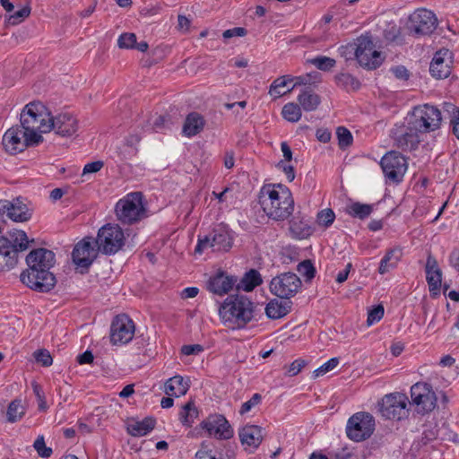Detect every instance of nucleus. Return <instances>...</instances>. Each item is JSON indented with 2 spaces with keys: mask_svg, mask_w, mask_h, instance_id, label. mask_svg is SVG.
<instances>
[{
  "mask_svg": "<svg viewBox=\"0 0 459 459\" xmlns=\"http://www.w3.org/2000/svg\"><path fill=\"white\" fill-rule=\"evenodd\" d=\"M426 279L429 291L437 295L441 287L442 273L435 257L429 255L426 263Z\"/></svg>",
  "mask_w": 459,
  "mask_h": 459,
  "instance_id": "393cba45",
  "label": "nucleus"
},
{
  "mask_svg": "<svg viewBox=\"0 0 459 459\" xmlns=\"http://www.w3.org/2000/svg\"><path fill=\"white\" fill-rule=\"evenodd\" d=\"M375 420L368 412H357L352 415L346 426V433L350 439L360 442L368 438L374 432Z\"/></svg>",
  "mask_w": 459,
  "mask_h": 459,
  "instance_id": "9d476101",
  "label": "nucleus"
},
{
  "mask_svg": "<svg viewBox=\"0 0 459 459\" xmlns=\"http://www.w3.org/2000/svg\"><path fill=\"white\" fill-rule=\"evenodd\" d=\"M441 121L440 110L434 106L425 104L414 108L409 125L419 133L426 134L438 129Z\"/></svg>",
  "mask_w": 459,
  "mask_h": 459,
  "instance_id": "1a4fd4ad",
  "label": "nucleus"
},
{
  "mask_svg": "<svg viewBox=\"0 0 459 459\" xmlns=\"http://www.w3.org/2000/svg\"><path fill=\"white\" fill-rule=\"evenodd\" d=\"M199 292L198 288L196 287H187L184 289L181 292L182 299H192L197 296Z\"/></svg>",
  "mask_w": 459,
  "mask_h": 459,
  "instance_id": "338daca9",
  "label": "nucleus"
},
{
  "mask_svg": "<svg viewBox=\"0 0 459 459\" xmlns=\"http://www.w3.org/2000/svg\"><path fill=\"white\" fill-rule=\"evenodd\" d=\"M262 400V396L259 394H253V396L247 402H245L240 410H239V413L240 414H245L247 412H248L253 407H255V405H257Z\"/></svg>",
  "mask_w": 459,
  "mask_h": 459,
  "instance_id": "5fc2aeb1",
  "label": "nucleus"
},
{
  "mask_svg": "<svg viewBox=\"0 0 459 459\" xmlns=\"http://www.w3.org/2000/svg\"><path fill=\"white\" fill-rule=\"evenodd\" d=\"M262 281V277L258 271L251 269L244 274L240 282L238 284V289L252 291L255 287L259 286Z\"/></svg>",
  "mask_w": 459,
  "mask_h": 459,
  "instance_id": "f704fd0d",
  "label": "nucleus"
},
{
  "mask_svg": "<svg viewBox=\"0 0 459 459\" xmlns=\"http://www.w3.org/2000/svg\"><path fill=\"white\" fill-rule=\"evenodd\" d=\"M38 455L43 458H48L52 455V449L46 446L43 436H39L33 444Z\"/></svg>",
  "mask_w": 459,
  "mask_h": 459,
  "instance_id": "49530a36",
  "label": "nucleus"
},
{
  "mask_svg": "<svg viewBox=\"0 0 459 459\" xmlns=\"http://www.w3.org/2000/svg\"><path fill=\"white\" fill-rule=\"evenodd\" d=\"M411 398L412 404L417 406L419 413L431 412L437 405V395L432 386L424 382H418L411 387Z\"/></svg>",
  "mask_w": 459,
  "mask_h": 459,
  "instance_id": "ddd939ff",
  "label": "nucleus"
},
{
  "mask_svg": "<svg viewBox=\"0 0 459 459\" xmlns=\"http://www.w3.org/2000/svg\"><path fill=\"white\" fill-rule=\"evenodd\" d=\"M391 72L394 75L400 80H408L410 77V73L403 65H398L391 68Z\"/></svg>",
  "mask_w": 459,
  "mask_h": 459,
  "instance_id": "bf43d9fd",
  "label": "nucleus"
},
{
  "mask_svg": "<svg viewBox=\"0 0 459 459\" xmlns=\"http://www.w3.org/2000/svg\"><path fill=\"white\" fill-rule=\"evenodd\" d=\"M259 204L264 212L274 221H284L294 211L292 194L282 184L264 186L260 190Z\"/></svg>",
  "mask_w": 459,
  "mask_h": 459,
  "instance_id": "f03ea898",
  "label": "nucleus"
},
{
  "mask_svg": "<svg viewBox=\"0 0 459 459\" xmlns=\"http://www.w3.org/2000/svg\"><path fill=\"white\" fill-rule=\"evenodd\" d=\"M26 410L21 399L12 401L7 408L6 419L8 422L13 423L20 420L25 415Z\"/></svg>",
  "mask_w": 459,
  "mask_h": 459,
  "instance_id": "c9c22d12",
  "label": "nucleus"
},
{
  "mask_svg": "<svg viewBox=\"0 0 459 459\" xmlns=\"http://www.w3.org/2000/svg\"><path fill=\"white\" fill-rule=\"evenodd\" d=\"M104 166L103 161L101 160H96L90 163H87L82 170V175L90 174V173H96L100 171Z\"/></svg>",
  "mask_w": 459,
  "mask_h": 459,
  "instance_id": "13d9d810",
  "label": "nucleus"
},
{
  "mask_svg": "<svg viewBox=\"0 0 459 459\" xmlns=\"http://www.w3.org/2000/svg\"><path fill=\"white\" fill-rule=\"evenodd\" d=\"M30 13V6H23L22 9L14 12L8 19L9 23L15 25L22 22Z\"/></svg>",
  "mask_w": 459,
  "mask_h": 459,
  "instance_id": "3c124183",
  "label": "nucleus"
},
{
  "mask_svg": "<svg viewBox=\"0 0 459 459\" xmlns=\"http://www.w3.org/2000/svg\"><path fill=\"white\" fill-rule=\"evenodd\" d=\"M396 146L403 152L412 151L418 147L420 142L419 132L409 125L407 129L394 137Z\"/></svg>",
  "mask_w": 459,
  "mask_h": 459,
  "instance_id": "bb28decb",
  "label": "nucleus"
},
{
  "mask_svg": "<svg viewBox=\"0 0 459 459\" xmlns=\"http://www.w3.org/2000/svg\"><path fill=\"white\" fill-rule=\"evenodd\" d=\"M239 438L242 445L257 448L264 438L263 429L256 425H247L240 429Z\"/></svg>",
  "mask_w": 459,
  "mask_h": 459,
  "instance_id": "a878e982",
  "label": "nucleus"
},
{
  "mask_svg": "<svg viewBox=\"0 0 459 459\" xmlns=\"http://www.w3.org/2000/svg\"><path fill=\"white\" fill-rule=\"evenodd\" d=\"M339 364V359L337 358H332L325 363H324L322 366L317 368L313 371V377L316 378L318 377H322L328 373L329 371L335 368Z\"/></svg>",
  "mask_w": 459,
  "mask_h": 459,
  "instance_id": "c03bdc74",
  "label": "nucleus"
},
{
  "mask_svg": "<svg viewBox=\"0 0 459 459\" xmlns=\"http://www.w3.org/2000/svg\"><path fill=\"white\" fill-rule=\"evenodd\" d=\"M335 214L332 209H325L317 214V223L321 226L329 227L334 221Z\"/></svg>",
  "mask_w": 459,
  "mask_h": 459,
  "instance_id": "de8ad7c7",
  "label": "nucleus"
},
{
  "mask_svg": "<svg viewBox=\"0 0 459 459\" xmlns=\"http://www.w3.org/2000/svg\"><path fill=\"white\" fill-rule=\"evenodd\" d=\"M191 24V21L185 15L179 14L178 16V26L179 30H188Z\"/></svg>",
  "mask_w": 459,
  "mask_h": 459,
  "instance_id": "69168bd1",
  "label": "nucleus"
},
{
  "mask_svg": "<svg viewBox=\"0 0 459 459\" xmlns=\"http://www.w3.org/2000/svg\"><path fill=\"white\" fill-rule=\"evenodd\" d=\"M136 44V36L134 33H123L117 39V45L120 48H134Z\"/></svg>",
  "mask_w": 459,
  "mask_h": 459,
  "instance_id": "09e8293b",
  "label": "nucleus"
},
{
  "mask_svg": "<svg viewBox=\"0 0 459 459\" xmlns=\"http://www.w3.org/2000/svg\"><path fill=\"white\" fill-rule=\"evenodd\" d=\"M451 52L442 48L436 52L429 65L431 75L437 79H445L451 74Z\"/></svg>",
  "mask_w": 459,
  "mask_h": 459,
  "instance_id": "5701e85b",
  "label": "nucleus"
},
{
  "mask_svg": "<svg viewBox=\"0 0 459 459\" xmlns=\"http://www.w3.org/2000/svg\"><path fill=\"white\" fill-rule=\"evenodd\" d=\"M290 231L293 238L305 239L313 234L314 229L307 220L296 216L290 221Z\"/></svg>",
  "mask_w": 459,
  "mask_h": 459,
  "instance_id": "c85d7f7f",
  "label": "nucleus"
},
{
  "mask_svg": "<svg viewBox=\"0 0 459 459\" xmlns=\"http://www.w3.org/2000/svg\"><path fill=\"white\" fill-rule=\"evenodd\" d=\"M34 357L37 362L41 363L44 367L52 365L53 359L48 351L38 350L34 352Z\"/></svg>",
  "mask_w": 459,
  "mask_h": 459,
  "instance_id": "864d4df0",
  "label": "nucleus"
},
{
  "mask_svg": "<svg viewBox=\"0 0 459 459\" xmlns=\"http://www.w3.org/2000/svg\"><path fill=\"white\" fill-rule=\"evenodd\" d=\"M408 403L409 399L405 394H385L380 404V413L387 420H401L409 415Z\"/></svg>",
  "mask_w": 459,
  "mask_h": 459,
  "instance_id": "9b49d317",
  "label": "nucleus"
},
{
  "mask_svg": "<svg viewBox=\"0 0 459 459\" xmlns=\"http://www.w3.org/2000/svg\"><path fill=\"white\" fill-rule=\"evenodd\" d=\"M34 239H29L25 231L13 229L0 237V273L14 268L20 255L30 247Z\"/></svg>",
  "mask_w": 459,
  "mask_h": 459,
  "instance_id": "20e7f679",
  "label": "nucleus"
},
{
  "mask_svg": "<svg viewBox=\"0 0 459 459\" xmlns=\"http://www.w3.org/2000/svg\"><path fill=\"white\" fill-rule=\"evenodd\" d=\"M338 85L345 90L357 91L360 87L359 81L350 74H340L335 76Z\"/></svg>",
  "mask_w": 459,
  "mask_h": 459,
  "instance_id": "ea45409f",
  "label": "nucleus"
},
{
  "mask_svg": "<svg viewBox=\"0 0 459 459\" xmlns=\"http://www.w3.org/2000/svg\"><path fill=\"white\" fill-rule=\"evenodd\" d=\"M298 272L307 281H310L315 277L316 269L310 260H304L298 265Z\"/></svg>",
  "mask_w": 459,
  "mask_h": 459,
  "instance_id": "a18cd8bd",
  "label": "nucleus"
},
{
  "mask_svg": "<svg viewBox=\"0 0 459 459\" xmlns=\"http://www.w3.org/2000/svg\"><path fill=\"white\" fill-rule=\"evenodd\" d=\"M292 302L288 299H272L265 307V314L271 319L285 316L291 308Z\"/></svg>",
  "mask_w": 459,
  "mask_h": 459,
  "instance_id": "cd10ccee",
  "label": "nucleus"
},
{
  "mask_svg": "<svg viewBox=\"0 0 459 459\" xmlns=\"http://www.w3.org/2000/svg\"><path fill=\"white\" fill-rule=\"evenodd\" d=\"M203 351V347L200 344L184 345L181 348V352L184 355H193Z\"/></svg>",
  "mask_w": 459,
  "mask_h": 459,
  "instance_id": "680f3d73",
  "label": "nucleus"
},
{
  "mask_svg": "<svg viewBox=\"0 0 459 459\" xmlns=\"http://www.w3.org/2000/svg\"><path fill=\"white\" fill-rule=\"evenodd\" d=\"M198 416L197 408L195 405L194 401L186 403L182 411L179 412V420L185 426L191 427L194 423L195 419Z\"/></svg>",
  "mask_w": 459,
  "mask_h": 459,
  "instance_id": "e433bc0d",
  "label": "nucleus"
},
{
  "mask_svg": "<svg viewBox=\"0 0 459 459\" xmlns=\"http://www.w3.org/2000/svg\"><path fill=\"white\" fill-rule=\"evenodd\" d=\"M347 212L352 217L363 220L370 215L372 206L356 202L347 207Z\"/></svg>",
  "mask_w": 459,
  "mask_h": 459,
  "instance_id": "4c0bfd02",
  "label": "nucleus"
},
{
  "mask_svg": "<svg viewBox=\"0 0 459 459\" xmlns=\"http://www.w3.org/2000/svg\"><path fill=\"white\" fill-rule=\"evenodd\" d=\"M316 136L319 142L326 143L331 140V132L326 128H319L316 130Z\"/></svg>",
  "mask_w": 459,
  "mask_h": 459,
  "instance_id": "e2e57ef3",
  "label": "nucleus"
},
{
  "mask_svg": "<svg viewBox=\"0 0 459 459\" xmlns=\"http://www.w3.org/2000/svg\"><path fill=\"white\" fill-rule=\"evenodd\" d=\"M50 113L45 105L40 101L28 103L21 112V127L30 135V140H36L39 143L43 141L42 134L50 132L48 126Z\"/></svg>",
  "mask_w": 459,
  "mask_h": 459,
  "instance_id": "39448f33",
  "label": "nucleus"
},
{
  "mask_svg": "<svg viewBox=\"0 0 459 459\" xmlns=\"http://www.w3.org/2000/svg\"><path fill=\"white\" fill-rule=\"evenodd\" d=\"M336 134L338 138V144L341 149H346L351 145L353 137L351 133L343 126H339L336 129Z\"/></svg>",
  "mask_w": 459,
  "mask_h": 459,
  "instance_id": "37998d69",
  "label": "nucleus"
},
{
  "mask_svg": "<svg viewBox=\"0 0 459 459\" xmlns=\"http://www.w3.org/2000/svg\"><path fill=\"white\" fill-rule=\"evenodd\" d=\"M307 365V361L302 359H295L290 366L287 371V375L294 377L298 375L301 369Z\"/></svg>",
  "mask_w": 459,
  "mask_h": 459,
  "instance_id": "6e6d98bb",
  "label": "nucleus"
},
{
  "mask_svg": "<svg viewBox=\"0 0 459 459\" xmlns=\"http://www.w3.org/2000/svg\"><path fill=\"white\" fill-rule=\"evenodd\" d=\"M231 246L232 238L230 233L224 228L219 227L214 229L210 236L198 239L195 253L202 254L208 247L212 248L213 251H228Z\"/></svg>",
  "mask_w": 459,
  "mask_h": 459,
  "instance_id": "2eb2a0df",
  "label": "nucleus"
},
{
  "mask_svg": "<svg viewBox=\"0 0 459 459\" xmlns=\"http://www.w3.org/2000/svg\"><path fill=\"white\" fill-rule=\"evenodd\" d=\"M30 135L20 125L9 128L3 136V146L6 152L14 155L24 151L28 146L38 145V141L30 140Z\"/></svg>",
  "mask_w": 459,
  "mask_h": 459,
  "instance_id": "f8f14e48",
  "label": "nucleus"
},
{
  "mask_svg": "<svg viewBox=\"0 0 459 459\" xmlns=\"http://www.w3.org/2000/svg\"><path fill=\"white\" fill-rule=\"evenodd\" d=\"M48 126L50 131L54 130L61 136H71L78 128L76 118L70 113H61L55 117L50 116Z\"/></svg>",
  "mask_w": 459,
  "mask_h": 459,
  "instance_id": "4be33fe9",
  "label": "nucleus"
},
{
  "mask_svg": "<svg viewBox=\"0 0 459 459\" xmlns=\"http://www.w3.org/2000/svg\"><path fill=\"white\" fill-rule=\"evenodd\" d=\"M31 386L33 389V393L36 395L37 400H38L39 409L40 411H46L48 406H47V402L45 399V394L42 390V387L36 382H32Z\"/></svg>",
  "mask_w": 459,
  "mask_h": 459,
  "instance_id": "603ef678",
  "label": "nucleus"
},
{
  "mask_svg": "<svg viewBox=\"0 0 459 459\" xmlns=\"http://www.w3.org/2000/svg\"><path fill=\"white\" fill-rule=\"evenodd\" d=\"M294 79L290 76H281L275 79L270 86L269 93L274 98H279L284 95L286 92H281L279 88L285 87L289 82H292Z\"/></svg>",
  "mask_w": 459,
  "mask_h": 459,
  "instance_id": "a19ab883",
  "label": "nucleus"
},
{
  "mask_svg": "<svg viewBox=\"0 0 459 459\" xmlns=\"http://www.w3.org/2000/svg\"><path fill=\"white\" fill-rule=\"evenodd\" d=\"M299 105L305 111L316 110L321 103V98L310 90H304L298 96Z\"/></svg>",
  "mask_w": 459,
  "mask_h": 459,
  "instance_id": "72a5a7b5",
  "label": "nucleus"
},
{
  "mask_svg": "<svg viewBox=\"0 0 459 459\" xmlns=\"http://www.w3.org/2000/svg\"><path fill=\"white\" fill-rule=\"evenodd\" d=\"M247 33V30L242 27H235L233 29L226 30L222 33V37L225 39H230L232 37H244Z\"/></svg>",
  "mask_w": 459,
  "mask_h": 459,
  "instance_id": "4d7b16f0",
  "label": "nucleus"
},
{
  "mask_svg": "<svg viewBox=\"0 0 459 459\" xmlns=\"http://www.w3.org/2000/svg\"><path fill=\"white\" fill-rule=\"evenodd\" d=\"M155 423V420L151 417L144 418L143 420H132L127 423V432L134 437H143L154 429Z\"/></svg>",
  "mask_w": 459,
  "mask_h": 459,
  "instance_id": "c756f323",
  "label": "nucleus"
},
{
  "mask_svg": "<svg viewBox=\"0 0 459 459\" xmlns=\"http://www.w3.org/2000/svg\"><path fill=\"white\" fill-rule=\"evenodd\" d=\"M277 167L279 169H282V171L286 175L289 182H291V181L294 180V178H295V171H294V168L291 165H287L283 160H281L277 164Z\"/></svg>",
  "mask_w": 459,
  "mask_h": 459,
  "instance_id": "052dcab7",
  "label": "nucleus"
},
{
  "mask_svg": "<svg viewBox=\"0 0 459 459\" xmlns=\"http://www.w3.org/2000/svg\"><path fill=\"white\" fill-rule=\"evenodd\" d=\"M0 214H6L16 222H25L31 218L32 213L22 199L16 198L13 201L0 200Z\"/></svg>",
  "mask_w": 459,
  "mask_h": 459,
  "instance_id": "412c9836",
  "label": "nucleus"
},
{
  "mask_svg": "<svg viewBox=\"0 0 459 459\" xmlns=\"http://www.w3.org/2000/svg\"><path fill=\"white\" fill-rule=\"evenodd\" d=\"M380 165L385 178L393 183L400 182L407 170L405 158L395 151L387 152L381 159Z\"/></svg>",
  "mask_w": 459,
  "mask_h": 459,
  "instance_id": "dca6fc26",
  "label": "nucleus"
},
{
  "mask_svg": "<svg viewBox=\"0 0 459 459\" xmlns=\"http://www.w3.org/2000/svg\"><path fill=\"white\" fill-rule=\"evenodd\" d=\"M282 117L289 122H298L301 117V108L299 104L290 102L283 106L281 110Z\"/></svg>",
  "mask_w": 459,
  "mask_h": 459,
  "instance_id": "58836bf2",
  "label": "nucleus"
},
{
  "mask_svg": "<svg viewBox=\"0 0 459 459\" xmlns=\"http://www.w3.org/2000/svg\"><path fill=\"white\" fill-rule=\"evenodd\" d=\"M353 54L359 65L367 69H376L381 65L384 56L375 48L371 37L362 35L356 39L354 45L345 47V51Z\"/></svg>",
  "mask_w": 459,
  "mask_h": 459,
  "instance_id": "0eeeda50",
  "label": "nucleus"
},
{
  "mask_svg": "<svg viewBox=\"0 0 459 459\" xmlns=\"http://www.w3.org/2000/svg\"><path fill=\"white\" fill-rule=\"evenodd\" d=\"M188 389V381L185 380L183 377L179 375L170 377L165 383V393L169 396L180 397L185 395Z\"/></svg>",
  "mask_w": 459,
  "mask_h": 459,
  "instance_id": "7c9ffc66",
  "label": "nucleus"
},
{
  "mask_svg": "<svg viewBox=\"0 0 459 459\" xmlns=\"http://www.w3.org/2000/svg\"><path fill=\"white\" fill-rule=\"evenodd\" d=\"M309 62L317 69L325 72L330 71L336 64V61L333 58L325 56H316L310 59Z\"/></svg>",
  "mask_w": 459,
  "mask_h": 459,
  "instance_id": "79ce46f5",
  "label": "nucleus"
},
{
  "mask_svg": "<svg viewBox=\"0 0 459 459\" xmlns=\"http://www.w3.org/2000/svg\"><path fill=\"white\" fill-rule=\"evenodd\" d=\"M254 303L243 295H230L221 305L219 315L232 329L244 328L254 317Z\"/></svg>",
  "mask_w": 459,
  "mask_h": 459,
  "instance_id": "7ed1b4c3",
  "label": "nucleus"
},
{
  "mask_svg": "<svg viewBox=\"0 0 459 459\" xmlns=\"http://www.w3.org/2000/svg\"><path fill=\"white\" fill-rule=\"evenodd\" d=\"M200 427L209 437L227 440L233 437L234 431L227 419L221 414H212L204 420Z\"/></svg>",
  "mask_w": 459,
  "mask_h": 459,
  "instance_id": "6ab92c4d",
  "label": "nucleus"
},
{
  "mask_svg": "<svg viewBox=\"0 0 459 459\" xmlns=\"http://www.w3.org/2000/svg\"><path fill=\"white\" fill-rule=\"evenodd\" d=\"M403 256V250L400 247H395L394 248L388 249L381 259L378 273L380 274H385L389 272L391 269H394L397 266L399 261Z\"/></svg>",
  "mask_w": 459,
  "mask_h": 459,
  "instance_id": "2f4dec72",
  "label": "nucleus"
},
{
  "mask_svg": "<svg viewBox=\"0 0 459 459\" xmlns=\"http://www.w3.org/2000/svg\"><path fill=\"white\" fill-rule=\"evenodd\" d=\"M94 243L100 253L114 255L125 245L124 231L118 225L108 223L99 230Z\"/></svg>",
  "mask_w": 459,
  "mask_h": 459,
  "instance_id": "6e6552de",
  "label": "nucleus"
},
{
  "mask_svg": "<svg viewBox=\"0 0 459 459\" xmlns=\"http://www.w3.org/2000/svg\"><path fill=\"white\" fill-rule=\"evenodd\" d=\"M204 126V117L197 112H192L186 117L183 134L188 137L195 136L203 130Z\"/></svg>",
  "mask_w": 459,
  "mask_h": 459,
  "instance_id": "473e14b6",
  "label": "nucleus"
},
{
  "mask_svg": "<svg viewBox=\"0 0 459 459\" xmlns=\"http://www.w3.org/2000/svg\"><path fill=\"white\" fill-rule=\"evenodd\" d=\"M117 220L126 225H132L146 217L141 192H133L120 199L115 206Z\"/></svg>",
  "mask_w": 459,
  "mask_h": 459,
  "instance_id": "423d86ee",
  "label": "nucleus"
},
{
  "mask_svg": "<svg viewBox=\"0 0 459 459\" xmlns=\"http://www.w3.org/2000/svg\"><path fill=\"white\" fill-rule=\"evenodd\" d=\"M134 331V323L128 316L117 315L111 323L110 342L114 345L126 344L133 339Z\"/></svg>",
  "mask_w": 459,
  "mask_h": 459,
  "instance_id": "f3484780",
  "label": "nucleus"
},
{
  "mask_svg": "<svg viewBox=\"0 0 459 459\" xmlns=\"http://www.w3.org/2000/svg\"><path fill=\"white\" fill-rule=\"evenodd\" d=\"M384 307L382 305H377L374 307L372 309L368 311L367 324L368 325H371L382 319L384 316Z\"/></svg>",
  "mask_w": 459,
  "mask_h": 459,
  "instance_id": "8fccbe9b",
  "label": "nucleus"
},
{
  "mask_svg": "<svg viewBox=\"0 0 459 459\" xmlns=\"http://www.w3.org/2000/svg\"><path fill=\"white\" fill-rule=\"evenodd\" d=\"M92 238L86 237L78 242L73 250V261L79 268H81L82 273L88 271L89 267L100 253L98 248H95L92 246Z\"/></svg>",
  "mask_w": 459,
  "mask_h": 459,
  "instance_id": "a211bd4d",
  "label": "nucleus"
},
{
  "mask_svg": "<svg viewBox=\"0 0 459 459\" xmlns=\"http://www.w3.org/2000/svg\"><path fill=\"white\" fill-rule=\"evenodd\" d=\"M351 268H352L351 263H348L346 264L345 269L338 273V274L336 276V281L338 283L344 282L347 280Z\"/></svg>",
  "mask_w": 459,
  "mask_h": 459,
  "instance_id": "0e129e2a",
  "label": "nucleus"
},
{
  "mask_svg": "<svg viewBox=\"0 0 459 459\" xmlns=\"http://www.w3.org/2000/svg\"><path fill=\"white\" fill-rule=\"evenodd\" d=\"M56 263L53 251L39 247L31 250L26 256L28 268L21 275V281L30 289L38 292H48L56 283L50 269Z\"/></svg>",
  "mask_w": 459,
  "mask_h": 459,
  "instance_id": "f257e3e1",
  "label": "nucleus"
},
{
  "mask_svg": "<svg viewBox=\"0 0 459 459\" xmlns=\"http://www.w3.org/2000/svg\"><path fill=\"white\" fill-rule=\"evenodd\" d=\"M93 354L90 351H86L82 354L77 357V361L79 364H88L93 361Z\"/></svg>",
  "mask_w": 459,
  "mask_h": 459,
  "instance_id": "774afa93",
  "label": "nucleus"
},
{
  "mask_svg": "<svg viewBox=\"0 0 459 459\" xmlns=\"http://www.w3.org/2000/svg\"><path fill=\"white\" fill-rule=\"evenodd\" d=\"M301 281L293 273H284L272 279L271 292L284 299L290 300L300 289Z\"/></svg>",
  "mask_w": 459,
  "mask_h": 459,
  "instance_id": "4468645a",
  "label": "nucleus"
},
{
  "mask_svg": "<svg viewBox=\"0 0 459 459\" xmlns=\"http://www.w3.org/2000/svg\"><path fill=\"white\" fill-rule=\"evenodd\" d=\"M409 29L416 35H429L437 25V19L433 12L427 9H418L409 17Z\"/></svg>",
  "mask_w": 459,
  "mask_h": 459,
  "instance_id": "aec40b11",
  "label": "nucleus"
},
{
  "mask_svg": "<svg viewBox=\"0 0 459 459\" xmlns=\"http://www.w3.org/2000/svg\"><path fill=\"white\" fill-rule=\"evenodd\" d=\"M237 277L219 272L210 278L208 281V289L211 292L222 296L231 290L236 284Z\"/></svg>",
  "mask_w": 459,
  "mask_h": 459,
  "instance_id": "b1692460",
  "label": "nucleus"
}]
</instances>
